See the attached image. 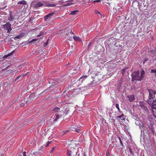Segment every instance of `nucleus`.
Returning a JSON list of instances; mask_svg holds the SVG:
<instances>
[{"label": "nucleus", "mask_w": 156, "mask_h": 156, "mask_svg": "<svg viewBox=\"0 0 156 156\" xmlns=\"http://www.w3.org/2000/svg\"><path fill=\"white\" fill-rule=\"evenodd\" d=\"M142 80L139 71H137L133 73L132 75V80L141 81Z\"/></svg>", "instance_id": "1"}, {"label": "nucleus", "mask_w": 156, "mask_h": 156, "mask_svg": "<svg viewBox=\"0 0 156 156\" xmlns=\"http://www.w3.org/2000/svg\"><path fill=\"white\" fill-rule=\"evenodd\" d=\"M149 92V95L148 98L147 100V102H150V101L153 100L155 98V95L156 94L155 90L151 89L148 90Z\"/></svg>", "instance_id": "2"}, {"label": "nucleus", "mask_w": 156, "mask_h": 156, "mask_svg": "<svg viewBox=\"0 0 156 156\" xmlns=\"http://www.w3.org/2000/svg\"><path fill=\"white\" fill-rule=\"evenodd\" d=\"M127 150H126V153L128 156H133L134 154L132 148L130 146H128L126 147Z\"/></svg>", "instance_id": "3"}, {"label": "nucleus", "mask_w": 156, "mask_h": 156, "mask_svg": "<svg viewBox=\"0 0 156 156\" xmlns=\"http://www.w3.org/2000/svg\"><path fill=\"white\" fill-rule=\"evenodd\" d=\"M11 25L9 22H7L5 24L3 25V27L5 29L7 30V33H9L12 30L11 28Z\"/></svg>", "instance_id": "4"}, {"label": "nucleus", "mask_w": 156, "mask_h": 156, "mask_svg": "<svg viewBox=\"0 0 156 156\" xmlns=\"http://www.w3.org/2000/svg\"><path fill=\"white\" fill-rule=\"evenodd\" d=\"M150 102H147L153 108L156 109V99L155 100L150 101Z\"/></svg>", "instance_id": "5"}, {"label": "nucleus", "mask_w": 156, "mask_h": 156, "mask_svg": "<svg viewBox=\"0 0 156 156\" xmlns=\"http://www.w3.org/2000/svg\"><path fill=\"white\" fill-rule=\"evenodd\" d=\"M94 86V83L93 81L91 82L90 83L87 84L86 86H85L84 87H82L81 89L83 90H86L88 89H89L90 87Z\"/></svg>", "instance_id": "6"}, {"label": "nucleus", "mask_w": 156, "mask_h": 156, "mask_svg": "<svg viewBox=\"0 0 156 156\" xmlns=\"http://www.w3.org/2000/svg\"><path fill=\"white\" fill-rule=\"evenodd\" d=\"M139 106L142 108L144 109L146 112H148L147 108L145 105V104L144 102H140Z\"/></svg>", "instance_id": "7"}, {"label": "nucleus", "mask_w": 156, "mask_h": 156, "mask_svg": "<svg viewBox=\"0 0 156 156\" xmlns=\"http://www.w3.org/2000/svg\"><path fill=\"white\" fill-rule=\"evenodd\" d=\"M34 94H32L30 95L27 98L26 102L27 103H29V102H31V101L33 100L34 99Z\"/></svg>", "instance_id": "8"}, {"label": "nucleus", "mask_w": 156, "mask_h": 156, "mask_svg": "<svg viewBox=\"0 0 156 156\" xmlns=\"http://www.w3.org/2000/svg\"><path fill=\"white\" fill-rule=\"evenodd\" d=\"M27 35V34H26L24 33H21L20 35L16 36L14 38L16 39L21 38L23 37H26Z\"/></svg>", "instance_id": "9"}, {"label": "nucleus", "mask_w": 156, "mask_h": 156, "mask_svg": "<svg viewBox=\"0 0 156 156\" xmlns=\"http://www.w3.org/2000/svg\"><path fill=\"white\" fill-rule=\"evenodd\" d=\"M54 14V13L51 12L45 16L44 17V20H46L48 18H50Z\"/></svg>", "instance_id": "10"}, {"label": "nucleus", "mask_w": 156, "mask_h": 156, "mask_svg": "<svg viewBox=\"0 0 156 156\" xmlns=\"http://www.w3.org/2000/svg\"><path fill=\"white\" fill-rule=\"evenodd\" d=\"M127 97L128 98L130 102L133 101L135 99V97L134 94L129 95L127 96Z\"/></svg>", "instance_id": "11"}, {"label": "nucleus", "mask_w": 156, "mask_h": 156, "mask_svg": "<svg viewBox=\"0 0 156 156\" xmlns=\"http://www.w3.org/2000/svg\"><path fill=\"white\" fill-rule=\"evenodd\" d=\"M118 138L119 141L120 145L122 147V149L124 147L123 145V141L124 140V139L122 137H118Z\"/></svg>", "instance_id": "12"}, {"label": "nucleus", "mask_w": 156, "mask_h": 156, "mask_svg": "<svg viewBox=\"0 0 156 156\" xmlns=\"http://www.w3.org/2000/svg\"><path fill=\"white\" fill-rule=\"evenodd\" d=\"M43 5V4L40 2H37L34 4V6L35 7H38L41 6Z\"/></svg>", "instance_id": "13"}, {"label": "nucleus", "mask_w": 156, "mask_h": 156, "mask_svg": "<svg viewBox=\"0 0 156 156\" xmlns=\"http://www.w3.org/2000/svg\"><path fill=\"white\" fill-rule=\"evenodd\" d=\"M9 16L8 18V20L10 21H12L14 19V17L13 16H12L11 12H10L9 14Z\"/></svg>", "instance_id": "14"}, {"label": "nucleus", "mask_w": 156, "mask_h": 156, "mask_svg": "<svg viewBox=\"0 0 156 156\" xmlns=\"http://www.w3.org/2000/svg\"><path fill=\"white\" fill-rule=\"evenodd\" d=\"M52 110L55 112H60V108L57 107H55L52 108Z\"/></svg>", "instance_id": "15"}, {"label": "nucleus", "mask_w": 156, "mask_h": 156, "mask_svg": "<svg viewBox=\"0 0 156 156\" xmlns=\"http://www.w3.org/2000/svg\"><path fill=\"white\" fill-rule=\"evenodd\" d=\"M25 75H23L22 74H21L20 75H19L17 77L15 80V81H16V80H22L23 79V76H24Z\"/></svg>", "instance_id": "16"}, {"label": "nucleus", "mask_w": 156, "mask_h": 156, "mask_svg": "<svg viewBox=\"0 0 156 156\" xmlns=\"http://www.w3.org/2000/svg\"><path fill=\"white\" fill-rule=\"evenodd\" d=\"M124 115L123 114H122L121 115L118 116L116 117V118L117 119H121L122 120H125V119L124 117Z\"/></svg>", "instance_id": "17"}, {"label": "nucleus", "mask_w": 156, "mask_h": 156, "mask_svg": "<svg viewBox=\"0 0 156 156\" xmlns=\"http://www.w3.org/2000/svg\"><path fill=\"white\" fill-rule=\"evenodd\" d=\"M73 38L74 40L76 41H80V42L82 41L81 40V39L80 37H78L76 36H73Z\"/></svg>", "instance_id": "18"}, {"label": "nucleus", "mask_w": 156, "mask_h": 156, "mask_svg": "<svg viewBox=\"0 0 156 156\" xmlns=\"http://www.w3.org/2000/svg\"><path fill=\"white\" fill-rule=\"evenodd\" d=\"M87 77V75H85L84 76H82L79 80V81H80L81 80V82H82L83 81L85 80Z\"/></svg>", "instance_id": "19"}, {"label": "nucleus", "mask_w": 156, "mask_h": 156, "mask_svg": "<svg viewBox=\"0 0 156 156\" xmlns=\"http://www.w3.org/2000/svg\"><path fill=\"white\" fill-rule=\"evenodd\" d=\"M17 4H23V5H26L27 2L25 0H22L21 1L19 2H17Z\"/></svg>", "instance_id": "20"}, {"label": "nucleus", "mask_w": 156, "mask_h": 156, "mask_svg": "<svg viewBox=\"0 0 156 156\" xmlns=\"http://www.w3.org/2000/svg\"><path fill=\"white\" fill-rule=\"evenodd\" d=\"M42 153H41V152L36 151L33 152V154L35 156H40V154H42Z\"/></svg>", "instance_id": "21"}, {"label": "nucleus", "mask_w": 156, "mask_h": 156, "mask_svg": "<svg viewBox=\"0 0 156 156\" xmlns=\"http://www.w3.org/2000/svg\"><path fill=\"white\" fill-rule=\"evenodd\" d=\"M72 128V130H73L74 131L76 132H77V133L81 132V131L79 129H77V128H74V127Z\"/></svg>", "instance_id": "22"}, {"label": "nucleus", "mask_w": 156, "mask_h": 156, "mask_svg": "<svg viewBox=\"0 0 156 156\" xmlns=\"http://www.w3.org/2000/svg\"><path fill=\"white\" fill-rule=\"evenodd\" d=\"M148 120L151 122L153 121V116L152 115H150L147 117Z\"/></svg>", "instance_id": "23"}, {"label": "nucleus", "mask_w": 156, "mask_h": 156, "mask_svg": "<svg viewBox=\"0 0 156 156\" xmlns=\"http://www.w3.org/2000/svg\"><path fill=\"white\" fill-rule=\"evenodd\" d=\"M66 154L67 156H71L72 152L71 151L69 150H67Z\"/></svg>", "instance_id": "24"}, {"label": "nucleus", "mask_w": 156, "mask_h": 156, "mask_svg": "<svg viewBox=\"0 0 156 156\" xmlns=\"http://www.w3.org/2000/svg\"><path fill=\"white\" fill-rule=\"evenodd\" d=\"M145 73V72L144 70H142L140 73V76H141V77L142 79L144 77V75Z\"/></svg>", "instance_id": "25"}, {"label": "nucleus", "mask_w": 156, "mask_h": 156, "mask_svg": "<svg viewBox=\"0 0 156 156\" xmlns=\"http://www.w3.org/2000/svg\"><path fill=\"white\" fill-rule=\"evenodd\" d=\"M46 6L48 7H54L55 6V5L53 4H47L46 5Z\"/></svg>", "instance_id": "26"}, {"label": "nucleus", "mask_w": 156, "mask_h": 156, "mask_svg": "<svg viewBox=\"0 0 156 156\" xmlns=\"http://www.w3.org/2000/svg\"><path fill=\"white\" fill-rule=\"evenodd\" d=\"M60 118V115H56V118L54 119V122H56L57 120L59 119Z\"/></svg>", "instance_id": "27"}, {"label": "nucleus", "mask_w": 156, "mask_h": 156, "mask_svg": "<svg viewBox=\"0 0 156 156\" xmlns=\"http://www.w3.org/2000/svg\"><path fill=\"white\" fill-rule=\"evenodd\" d=\"M115 107L116 108L118 109V111L120 112H121L120 109L119 108V105L118 104H116L115 105Z\"/></svg>", "instance_id": "28"}, {"label": "nucleus", "mask_w": 156, "mask_h": 156, "mask_svg": "<svg viewBox=\"0 0 156 156\" xmlns=\"http://www.w3.org/2000/svg\"><path fill=\"white\" fill-rule=\"evenodd\" d=\"M151 73H155V74L154 75V76L155 77H156V69H151Z\"/></svg>", "instance_id": "29"}, {"label": "nucleus", "mask_w": 156, "mask_h": 156, "mask_svg": "<svg viewBox=\"0 0 156 156\" xmlns=\"http://www.w3.org/2000/svg\"><path fill=\"white\" fill-rule=\"evenodd\" d=\"M79 12L78 10H75V11H71V12L70 14L75 15L76 13L77 12Z\"/></svg>", "instance_id": "30"}, {"label": "nucleus", "mask_w": 156, "mask_h": 156, "mask_svg": "<svg viewBox=\"0 0 156 156\" xmlns=\"http://www.w3.org/2000/svg\"><path fill=\"white\" fill-rule=\"evenodd\" d=\"M154 52V50H150L149 51V53L151 55H152L153 54V53Z\"/></svg>", "instance_id": "31"}, {"label": "nucleus", "mask_w": 156, "mask_h": 156, "mask_svg": "<svg viewBox=\"0 0 156 156\" xmlns=\"http://www.w3.org/2000/svg\"><path fill=\"white\" fill-rule=\"evenodd\" d=\"M73 51H71L68 54L67 56H69L70 55H73Z\"/></svg>", "instance_id": "32"}, {"label": "nucleus", "mask_w": 156, "mask_h": 156, "mask_svg": "<svg viewBox=\"0 0 156 156\" xmlns=\"http://www.w3.org/2000/svg\"><path fill=\"white\" fill-rule=\"evenodd\" d=\"M48 40L47 41V42L44 44V47L46 46H47V45L48 44Z\"/></svg>", "instance_id": "33"}, {"label": "nucleus", "mask_w": 156, "mask_h": 156, "mask_svg": "<svg viewBox=\"0 0 156 156\" xmlns=\"http://www.w3.org/2000/svg\"><path fill=\"white\" fill-rule=\"evenodd\" d=\"M37 40V39H33L32 40V41H30V42H29L30 43H32V42H33L34 41H36Z\"/></svg>", "instance_id": "34"}, {"label": "nucleus", "mask_w": 156, "mask_h": 156, "mask_svg": "<svg viewBox=\"0 0 156 156\" xmlns=\"http://www.w3.org/2000/svg\"><path fill=\"white\" fill-rule=\"evenodd\" d=\"M94 12L96 14H100V13L97 10H95L94 11Z\"/></svg>", "instance_id": "35"}, {"label": "nucleus", "mask_w": 156, "mask_h": 156, "mask_svg": "<svg viewBox=\"0 0 156 156\" xmlns=\"http://www.w3.org/2000/svg\"><path fill=\"white\" fill-rule=\"evenodd\" d=\"M53 86L52 85L50 86V87H49L48 88H47V90H44V92H45V91H46L47 90H49V89H50V88H51L52 87H53Z\"/></svg>", "instance_id": "36"}, {"label": "nucleus", "mask_w": 156, "mask_h": 156, "mask_svg": "<svg viewBox=\"0 0 156 156\" xmlns=\"http://www.w3.org/2000/svg\"><path fill=\"white\" fill-rule=\"evenodd\" d=\"M55 149V147H52L51 150L50 151V152L51 153L52 152H53V151H54V150Z\"/></svg>", "instance_id": "37"}, {"label": "nucleus", "mask_w": 156, "mask_h": 156, "mask_svg": "<svg viewBox=\"0 0 156 156\" xmlns=\"http://www.w3.org/2000/svg\"><path fill=\"white\" fill-rule=\"evenodd\" d=\"M51 141H48V142H47L46 145V146H47V147L48 146L49 144L51 143Z\"/></svg>", "instance_id": "38"}, {"label": "nucleus", "mask_w": 156, "mask_h": 156, "mask_svg": "<svg viewBox=\"0 0 156 156\" xmlns=\"http://www.w3.org/2000/svg\"><path fill=\"white\" fill-rule=\"evenodd\" d=\"M100 2V0H96L94 1H93V2L94 3L95 2Z\"/></svg>", "instance_id": "39"}, {"label": "nucleus", "mask_w": 156, "mask_h": 156, "mask_svg": "<svg viewBox=\"0 0 156 156\" xmlns=\"http://www.w3.org/2000/svg\"><path fill=\"white\" fill-rule=\"evenodd\" d=\"M148 60L147 58H145L144 59V63L147 61Z\"/></svg>", "instance_id": "40"}, {"label": "nucleus", "mask_w": 156, "mask_h": 156, "mask_svg": "<svg viewBox=\"0 0 156 156\" xmlns=\"http://www.w3.org/2000/svg\"><path fill=\"white\" fill-rule=\"evenodd\" d=\"M23 156H26V152L25 151H24L23 153Z\"/></svg>", "instance_id": "41"}, {"label": "nucleus", "mask_w": 156, "mask_h": 156, "mask_svg": "<svg viewBox=\"0 0 156 156\" xmlns=\"http://www.w3.org/2000/svg\"><path fill=\"white\" fill-rule=\"evenodd\" d=\"M69 131L68 130H65L63 131L64 134L66 133L67 132H68Z\"/></svg>", "instance_id": "42"}, {"label": "nucleus", "mask_w": 156, "mask_h": 156, "mask_svg": "<svg viewBox=\"0 0 156 156\" xmlns=\"http://www.w3.org/2000/svg\"><path fill=\"white\" fill-rule=\"evenodd\" d=\"M138 122V121H136V122H135V123L136 124H137V125H138L137 124V122Z\"/></svg>", "instance_id": "43"}, {"label": "nucleus", "mask_w": 156, "mask_h": 156, "mask_svg": "<svg viewBox=\"0 0 156 156\" xmlns=\"http://www.w3.org/2000/svg\"><path fill=\"white\" fill-rule=\"evenodd\" d=\"M141 127L143 128L144 127V125L143 124H142V126H141Z\"/></svg>", "instance_id": "44"}, {"label": "nucleus", "mask_w": 156, "mask_h": 156, "mask_svg": "<svg viewBox=\"0 0 156 156\" xmlns=\"http://www.w3.org/2000/svg\"><path fill=\"white\" fill-rule=\"evenodd\" d=\"M154 117H155V118H156V116H155V115L154 114Z\"/></svg>", "instance_id": "45"}, {"label": "nucleus", "mask_w": 156, "mask_h": 156, "mask_svg": "<svg viewBox=\"0 0 156 156\" xmlns=\"http://www.w3.org/2000/svg\"><path fill=\"white\" fill-rule=\"evenodd\" d=\"M143 156H145L144 154H143Z\"/></svg>", "instance_id": "46"}, {"label": "nucleus", "mask_w": 156, "mask_h": 156, "mask_svg": "<svg viewBox=\"0 0 156 156\" xmlns=\"http://www.w3.org/2000/svg\"><path fill=\"white\" fill-rule=\"evenodd\" d=\"M139 127H140V128L141 129V127H140V126H139Z\"/></svg>", "instance_id": "47"}, {"label": "nucleus", "mask_w": 156, "mask_h": 156, "mask_svg": "<svg viewBox=\"0 0 156 156\" xmlns=\"http://www.w3.org/2000/svg\"><path fill=\"white\" fill-rule=\"evenodd\" d=\"M84 156H85V155H84Z\"/></svg>", "instance_id": "48"}]
</instances>
